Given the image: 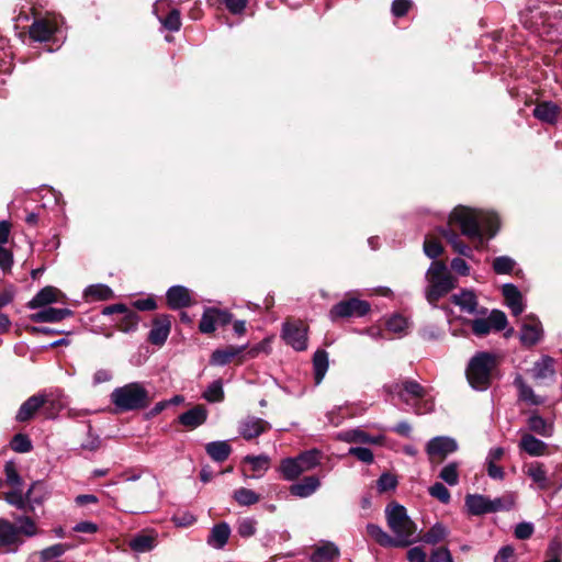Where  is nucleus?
<instances>
[{"mask_svg":"<svg viewBox=\"0 0 562 562\" xmlns=\"http://www.w3.org/2000/svg\"><path fill=\"white\" fill-rule=\"evenodd\" d=\"M49 404L53 408L61 409L64 407V402L61 400V395H59L56 400L52 397V395H33L29 397L20 407L16 419L19 422H26L31 419L38 408L42 406Z\"/></svg>","mask_w":562,"mask_h":562,"instance_id":"6e6552de","label":"nucleus"},{"mask_svg":"<svg viewBox=\"0 0 562 562\" xmlns=\"http://www.w3.org/2000/svg\"><path fill=\"white\" fill-rule=\"evenodd\" d=\"M156 546L155 536L138 533L130 540V548L137 553H145L153 550Z\"/></svg>","mask_w":562,"mask_h":562,"instance_id":"4c0bfd02","label":"nucleus"},{"mask_svg":"<svg viewBox=\"0 0 562 562\" xmlns=\"http://www.w3.org/2000/svg\"><path fill=\"white\" fill-rule=\"evenodd\" d=\"M15 522L18 524L16 529L19 530V536L22 533L26 537H33L37 533L36 525L32 518L18 516L15 517Z\"/></svg>","mask_w":562,"mask_h":562,"instance_id":"8fccbe9b","label":"nucleus"},{"mask_svg":"<svg viewBox=\"0 0 562 562\" xmlns=\"http://www.w3.org/2000/svg\"><path fill=\"white\" fill-rule=\"evenodd\" d=\"M110 400L119 412L145 408L150 401L148 391L138 382H132L114 389L110 395Z\"/></svg>","mask_w":562,"mask_h":562,"instance_id":"423d86ee","label":"nucleus"},{"mask_svg":"<svg viewBox=\"0 0 562 562\" xmlns=\"http://www.w3.org/2000/svg\"><path fill=\"white\" fill-rule=\"evenodd\" d=\"M370 311V304L359 299H348L335 304L329 311L331 321L346 317H362Z\"/></svg>","mask_w":562,"mask_h":562,"instance_id":"1a4fd4ad","label":"nucleus"},{"mask_svg":"<svg viewBox=\"0 0 562 562\" xmlns=\"http://www.w3.org/2000/svg\"><path fill=\"white\" fill-rule=\"evenodd\" d=\"M449 223L457 224L461 233L475 243V248L480 249L484 244V236L493 238L499 226L498 217L495 213L473 210L465 206H457L449 215Z\"/></svg>","mask_w":562,"mask_h":562,"instance_id":"f257e3e1","label":"nucleus"},{"mask_svg":"<svg viewBox=\"0 0 562 562\" xmlns=\"http://www.w3.org/2000/svg\"><path fill=\"white\" fill-rule=\"evenodd\" d=\"M319 486L321 481L318 477L314 475L305 476L301 482H297L290 486V493L293 496L305 498L313 495L318 490Z\"/></svg>","mask_w":562,"mask_h":562,"instance_id":"5701e85b","label":"nucleus"},{"mask_svg":"<svg viewBox=\"0 0 562 562\" xmlns=\"http://www.w3.org/2000/svg\"><path fill=\"white\" fill-rule=\"evenodd\" d=\"M166 299L172 310H179L191 304L190 291L182 285L171 286L166 293Z\"/></svg>","mask_w":562,"mask_h":562,"instance_id":"aec40b11","label":"nucleus"},{"mask_svg":"<svg viewBox=\"0 0 562 562\" xmlns=\"http://www.w3.org/2000/svg\"><path fill=\"white\" fill-rule=\"evenodd\" d=\"M243 461L249 463L252 471L262 473L269 469L270 464V458L266 454L246 456Z\"/></svg>","mask_w":562,"mask_h":562,"instance_id":"603ef678","label":"nucleus"},{"mask_svg":"<svg viewBox=\"0 0 562 562\" xmlns=\"http://www.w3.org/2000/svg\"><path fill=\"white\" fill-rule=\"evenodd\" d=\"M339 555L338 547L333 542H323L311 555L312 562H330Z\"/></svg>","mask_w":562,"mask_h":562,"instance_id":"c85d7f7f","label":"nucleus"},{"mask_svg":"<svg viewBox=\"0 0 562 562\" xmlns=\"http://www.w3.org/2000/svg\"><path fill=\"white\" fill-rule=\"evenodd\" d=\"M206 453L216 462L225 461L231 452L232 448L227 441H212L205 446Z\"/></svg>","mask_w":562,"mask_h":562,"instance_id":"c9c22d12","label":"nucleus"},{"mask_svg":"<svg viewBox=\"0 0 562 562\" xmlns=\"http://www.w3.org/2000/svg\"><path fill=\"white\" fill-rule=\"evenodd\" d=\"M337 438L345 442H359V443H367L369 438V434L363 431L360 428H355L346 431H341L338 434Z\"/></svg>","mask_w":562,"mask_h":562,"instance_id":"49530a36","label":"nucleus"},{"mask_svg":"<svg viewBox=\"0 0 562 562\" xmlns=\"http://www.w3.org/2000/svg\"><path fill=\"white\" fill-rule=\"evenodd\" d=\"M396 486L397 477L390 472L383 473L376 481V488L379 493L394 491Z\"/></svg>","mask_w":562,"mask_h":562,"instance_id":"864d4df0","label":"nucleus"},{"mask_svg":"<svg viewBox=\"0 0 562 562\" xmlns=\"http://www.w3.org/2000/svg\"><path fill=\"white\" fill-rule=\"evenodd\" d=\"M516 261L508 256H499L493 260V270L497 274H507L513 271Z\"/></svg>","mask_w":562,"mask_h":562,"instance_id":"3c124183","label":"nucleus"},{"mask_svg":"<svg viewBox=\"0 0 562 562\" xmlns=\"http://www.w3.org/2000/svg\"><path fill=\"white\" fill-rule=\"evenodd\" d=\"M527 424L530 431H533L542 437L549 438L553 435V424L547 422L540 415H531L528 418Z\"/></svg>","mask_w":562,"mask_h":562,"instance_id":"473e14b6","label":"nucleus"},{"mask_svg":"<svg viewBox=\"0 0 562 562\" xmlns=\"http://www.w3.org/2000/svg\"><path fill=\"white\" fill-rule=\"evenodd\" d=\"M245 348V346H227L224 349H217L213 351L210 362L213 366H225L238 357Z\"/></svg>","mask_w":562,"mask_h":562,"instance_id":"a878e982","label":"nucleus"},{"mask_svg":"<svg viewBox=\"0 0 562 562\" xmlns=\"http://www.w3.org/2000/svg\"><path fill=\"white\" fill-rule=\"evenodd\" d=\"M270 428V424L259 417L248 416L239 422L238 431L245 440L259 437Z\"/></svg>","mask_w":562,"mask_h":562,"instance_id":"4468645a","label":"nucleus"},{"mask_svg":"<svg viewBox=\"0 0 562 562\" xmlns=\"http://www.w3.org/2000/svg\"><path fill=\"white\" fill-rule=\"evenodd\" d=\"M515 386L518 389L519 398L530 405H541L544 400L535 394L533 390L525 382L521 375H517L514 380Z\"/></svg>","mask_w":562,"mask_h":562,"instance_id":"7c9ffc66","label":"nucleus"},{"mask_svg":"<svg viewBox=\"0 0 562 562\" xmlns=\"http://www.w3.org/2000/svg\"><path fill=\"white\" fill-rule=\"evenodd\" d=\"M559 114V106L552 102H542L533 109V115L546 123H554Z\"/></svg>","mask_w":562,"mask_h":562,"instance_id":"2f4dec72","label":"nucleus"},{"mask_svg":"<svg viewBox=\"0 0 562 562\" xmlns=\"http://www.w3.org/2000/svg\"><path fill=\"white\" fill-rule=\"evenodd\" d=\"M429 562H453L450 551L445 548H436L431 551Z\"/></svg>","mask_w":562,"mask_h":562,"instance_id":"774afa93","label":"nucleus"},{"mask_svg":"<svg viewBox=\"0 0 562 562\" xmlns=\"http://www.w3.org/2000/svg\"><path fill=\"white\" fill-rule=\"evenodd\" d=\"M168 5H169V0H158L154 5V10H155L156 14L158 15V19L165 29H167L171 32H177L181 27V18H180L179 10L171 9L165 18L159 15V12Z\"/></svg>","mask_w":562,"mask_h":562,"instance_id":"a211bd4d","label":"nucleus"},{"mask_svg":"<svg viewBox=\"0 0 562 562\" xmlns=\"http://www.w3.org/2000/svg\"><path fill=\"white\" fill-rule=\"evenodd\" d=\"M430 496L437 498L442 504H448L450 502L451 495L449 490L440 482H436L428 490Z\"/></svg>","mask_w":562,"mask_h":562,"instance_id":"4d7b16f0","label":"nucleus"},{"mask_svg":"<svg viewBox=\"0 0 562 562\" xmlns=\"http://www.w3.org/2000/svg\"><path fill=\"white\" fill-rule=\"evenodd\" d=\"M5 481L11 486H20L22 484L21 476L16 471L14 462L8 461L4 464Z\"/></svg>","mask_w":562,"mask_h":562,"instance_id":"69168bd1","label":"nucleus"},{"mask_svg":"<svg viewBox=\"0 0 562 562\" xmlns=\"http://www.w3.org/2000/svg\"><path fill=\"white\" fill-rule=\"evenodd\" d=\"M385 518L397 547H407L417 539V527L404 506L391 503L385 507Z\"/></svg>","mask_w":562,"mask_h":562,"instance_id":"f03ea898","label":"nucleus"},{"mask_svg":"<svg viewBox=\"0 0 562 562\" xmlns=\"http://www.w3.org/2000/svg\"><path fill=\"white\" fill-rule=\"evenodd\" d=\"M314 379L319 384L328 370V353L325 350H317L313 357Z\"/></svg>","mask_w":562,"mask_h":562,"instance_id":"58836bf2","label":"nucleus"},{"mask_svg":"<svg viewBox=\"0 0 562 562\" xmlns=\"http://www.w3.org/2000/svg\"><path fill=\"white\" fill-rule=\"evenodd\" d=\"M518 447L531 457H541L548 453V445L529 432H522Z\"/></svg>","mask_w":562,"mask_h":562,"instance_id":"f3484780","label":"nucleus"},{"mask_svg":"<svg viewBox=\"0 0 562 562\" xmlns=\"http://www.w3.org/2000/svg\"><path fill=\"white\" fill-rule=\"evenodd\" d=\"M83 296L87 301H106L113 297V291L105 284H92L86 288Z\"/></svg>","mask_w":562,"mask_h":562,"instance_id":"e433bc0d","label":"nucleus"},{"mask_svg":"<svg viewBox=\"0 0 562 562\" xmlns=\"http://www.w3.org/2000/svg\"><path fill=\"white\" fill-rule=\"evenodd\" d=\"M526 474L532 480L538 490H547L550 485L547 470L542 463L532 462L527 467Z\"/></svg>","mask_w":562,"mask_h":562,"instance_id":"bb28decb","label":"nucleus"},{"mask_svg":"<svg viewBox=\"0 0 562 562\" xmlns=\"http://www.w3.org/2000/svg\"><path fill=\"white\" fill-rule=\"evenodd\" d=\"M233 498L240 506H251L257 504L261 496L250 488L240 487L234 491Z\"/></svg>","mask_w":562,"mask_h":562,"instance_id":"a19ab883","label":"nucleus"},{"mask_svg":"<svg viewBox=\"0 0 562 562\" xmlns=\"http://www.w3.org/2000/svg\"><path fill=\"white\" fill-rule=\"evenodd\" d=\"M465 507L469 514L480 516L491 513L490 498L481 494H469L465 496Z\"/></svg>","mask_w":562,"mask_h":562,"instance_id":"393cba45","label":"nucleus"},{"mask_svg":"<svg viewBox=\"0 0 562 562\" xmlns=\"http://www.w3.org/2000/svg\"><path fill=\"white\" fill-rule=\"evenodd\" d=\"M281 336L296 351L307 348V326L301 321L284 323Z\"/></svg>","mask_w":562,"mask_h":562,"instance_id":"9b49d317","label":"nucleus"},{"mask_svg":"<svg viewBox=\"0 0 562 562\" xmlns=\"http://www.w3.org/2000/svg\"><path fill=\"white\" fill-rule=\"evenodd\" d=\"M448 536L447 528L441 524L434 525L425 535L423 540L429 544H436Z\"/></svg>","mask_w":562,"mask_h":562,"instance_id":"de8ad7c7","label":"nucleus"},{"mask_svg":"<svg viewBox=\"0 0 562 562\" xmlns=\"http://www.w3.org/2000/svg\"><path fill=\"white\" fill-rule=\"evenodd\" d=\"M451 225L452 224L448 222L447 227H441L439 229L440 234L451 245L453 251L467 258L473 259L471 247L461 240L460 236L451 228Z\"/></svg>","mask_w":562,"mask_h":562,"instance_id":"4be33fe9","label":"nucleus"},{"mask_svg":"<svg viewBox=\"0 0 562 562\" xmlns=\"http://www.w3.org/2000/svg\"><path fill=\"white\" fill-rule=\"evenodd\" d=\"M487 319L495 331L503 330L507 326V317L502 311L493 310Z\"/></svg>","mask_w":562,"mask_h":562,"instance_id":"0e129e2a","label":"nucleus"},{"mask_svg":"<svg viewBox=\"0 0 562 562\" xmlns=\"http://www.w3.org/2000/svg\"><path fill=\"white\" fill-rule=\"evenodd\" d=\"M543 335L541 322L533 315H527L524 318L520 329V341L526 347L538 344Z\"/></svg>","mask_w":562,"mask_h":562,"instance_id":"f8f14e48","label":"nucleus"},{"mask_svg":"<svg viewBox=\"0 0 562 562\" xmlns=\"http://www.w3.org/2000/svg\"><path fill=\"white\" fill-rule=\"evenodd\" d=\"M427 286L425 297L427 302L437 306V302L456 288L457 280L442 261H434L425 276Z\"/></svg>","mask_w":562,"mask_h":562,"instance_id":"20e7f679","label":"nucleus"},{"mask_svg":"<svg viewBox=\"0 0 562 562\" xmlns=\"http://www.w3.org/2000/svg\"><path fill=\"white\" fill-rule=\"evenodd\" d=\"M171 330V317L167 314L157 315L148 334V341L155 346H162Z\"/></svg>","mask_w":562,"mask_h":562,"instance_id":"ddd939ff","label":"nucleus"},{"mask_svg":"<svg viewBox=\"0 0 562 562\" xmlns=\"http://www.w3.org/2000/svg\"><path fill=\"white\" fill-rule=\"evenodd\" d=\"M459 462H449L442 467L438 476L450 486H454L459 483Z\"/></svg>","mask_w":562,"mask_h":562,"instance_id":"37998d69","label":"nucleus"},{"mask_svg":"<svg viewBox=\"0 0 562 562\" xmlns=\"http://www.w3.org/2000/svg\"><path fill=\"white\" fill-rule=\"evenodd\" d=\"M55 32L56 22L47 18L36 19L30 27V36L38 42L48 41Z\"/></svg>","mask_w":562,"mask_h":562,"instance_id":"dca6fc26","label":"nucleus"},{"mask_svg":"<svg viewBox=\"0 0 562 562\" xmlns=\"http://www.w3.org/2000/svg\"><path fill=\"white\" fill-rule=\"evenodd\" d=\"M497 359L493 353L482 351L473 356L467 367V379L476 391L488 389Z\"/></svg>","mask_w":562,"mask_h":562,"instance_id":"39448f33","label":"nucleus"},{"mask_svg":"<svg viewBox=\"0 0 562 562\" xmlns=\"http://www.w3.org/2000/svg\"><path fill=\"white\" fill-rule=\"evenodd\" d=\"M59 291L54 286H45L30 301V308L44 307L50 303L57 302Z\"/></svg>","mask_w":562,"mask_h":562,"instance_id":"cd10ccee","label":"nucleus"},{"mask_svg":"<svg viewBox=\"0 0 562 562\" xmlns=\"http://www.w3.org/2000/svg\"><path fill=\"white\" fill-rule=\"evenodd\" d=\"M348 454L356 457L359 461L370 464L374 460L372 451L363 447H351L348 450Z\"/></svg>","mask_w":562,"mask_h":562,"instance_id":"338daca9","label":"nucleus"},{"mask_svg":"<svg viewBox=\"0 0 562 562\" xmlns=\"http://www.w3.org/2000/svg\"><path fill=\"white\" fill-rule=\"evenodd\" d=\"M123 319L119 326L120 329L124 333L135 330L139 322L138 315L130 308L127 310V312L123 313Z\"/></svg>","mask_w":562,"mask_h":562,"instance_id":"6e6d98bb","label":"nucleus"},{"mask_svg":"<svg viewBox=\"0 0 562 562\" xmlns=\"http://www.w3.org/2000/svg\"><path fill=\"white\" fill-rule=\"evenodd\" d=\"M443 251L441 244L430 237H426L424 241V252L430 259L438 258Z\"/></svg>","mask_w":562,"mask_h":562,"instance_id":"bf43d9fd","label":"nucleus"},{"mask_svg":"<svg viewBox=\"0 0 562 562\" xmlns=\"http://www.w3.org/2000/svg\"><path fill=\"white\" fill-rule=\"evenodd\" d=\"M38 483L32 484L25 495L22 494L21 491H12L5 494L4 499L12 506L18 509H24L26 506V501L31 498V494L33 490L36 487Z\"/></svg>","mask_w":562,"mask_h":562,"instance_id":"79ce46f5","label":"nucleus"},{"mask_svg":"<svg viewBox=\"0 0 562 562\" xmlns=\"http://www.w3.org/2000/svg\"><path fill=\"white\" fill-rule=\"evenodd\" d=\"M217 328L216 319L214 316L213 307H207L203 312L202 318L199 324V329L203 334H211Z\"/></svg>","mask_w":562,"mask_h":562,"instance_id":"09e8293b","label":"nucleus"},{"mask_svg":"<svg viewBox=\"0 0 562 562\" xmlns=\"http://www.w3.org/2000/svg\"><path fill=\"white\" fill-rule=\"evenodd\" d=\"M257 521L252 518H243L237 524V532L244 538L251 537L256 533Z\"/></svg>","mask_w":562,"mask_h":562,"instance_id":"13d9d810","label":"nucleus"},{"mask_svg":"<svg viewBox=\"0 0 562 562\" xmlns=\"http://www.w3.org/2000/svg\"><path fill=\"white\" fill-rule=\"evenodd\" d=\"M321 462V452L312 449L300 453L295 458H285L281 461L279 471L286 481H294L302 473L316 468Z\"/></svg>","mask_w":562,"mask_h":562,"instance_id":"0eeeda50","label":"nucleus"},{"mask_svg":"<svg viewBox=\"0 0 562 562\" xmlns=\"http://www.w3.org/2000/svg\"><path fill=\"white\" fill-rule=\"evenodd\" d=\"M452 302L460 306L462 311L468 313H474L477 306L476 296L472 291H462L459 294L452 296Z\"/></svg>","mask_w":562,"mask_h":562,"instance_id":"ea45409f","label":"nucleus"},{"mask_svg":"<svg viewBox=\"0 0 562 562\" xmlns=\"http://www.w3.org/2000/svg\"><path fill=\"white\" fill-rule=\"evenodd\" d=\"M11 449L19 453H25L31 451L32 449V442L29 439L26 435L23 434H16L11 442H10Z\"/></svg>","mask_w":562,"mask_h":562,"instance_id":"5fc2aeb1","label":"nucleus"},{"mask_svg":"<svg viewBox=\"0 0 562 562\" xmlns=\"http://www.w3.org/2000/svg\"><path fill=\"white\" fill-rule=\"evenodd\" d=\"M366 529L368 535L380 546L385 548L397 547L396 540L386 531H384L379 525L368 524Z\"/></svg>","mask_w":562,"mask_h":562,"instance_id":"f704fd0d","label":"nucleus"},{"mask_svg":"<svg viewBox=\"0 0 562 562\" xmlns=\"http://www.w3.org/2000/svg\"><path fill=\"white\" fill-rule=\"evenodd\" d=\"M506 305L510 308L512 314L515 316L524 312L525 305L522 303V295L518 288L512 283H506L502 289Z\"/></svg>","mask_w":562,"mask_h":562,"instance_id":"6ab92c4d","label":"nucleus"},{"mask_svg":"<svg viewBox=\"0 0 562 562\" xmlns=\"http://www.w3.org/2000/svg\"><path fill=\"white\" fill-rule=\"evenodd\" d=\"M459 446L456 439L447 436H438L430 439L426 445V452L431 463H440L448 456L456 452Z\"/></svg>","mask_w":562,"mask_h":562,"instance_id":"9d476101","label":"nucleus"},{"mask_svg":"<svg viewBox=\"0 0 562 562\" xmlns=\"http://www.w3.org/2000/svg\"><path fill=\"white\" fill-rule=\"evenodd\" d=\"M202 397L210 403H218L224 400L223 384L221 380L213 381L203 392Z\"/></svg>","mask_w":562,"mask_h":562,"instance_id":"a18cd8bd","label":"nucleus"},{"mask_svg":"<svg viewBox=\"0 0 562 562\" xmlns=\"http://www.w3.org/2000/svg\"><path fill=\"white\" fill-rule=\"evenodd\" d=\"M207 409L203 405H195L193 408L179 416V423L190 429H194L205 423Z\"/></svg>","mask_w":562,"mask_h":562,"instance_id":"412c9836","label":"nucleus"},{"mask_svg":"<svg viewBox=\"0 0 562 562\" xmlns=\"http://www.w3.org/2000/svg\"><path fill=\"white\" fill-rule=\"evenodd\" d=\"M69 549V546L64 543H56L54 546H50L44 550L41 551V559L43 561H48L54 558H58L63 555L67 550Z\"/></svg>","mask_w":562,"mask_h":562,"instance_id":"680f3d73","label":"nucleus"},{"mask_svg":"<svg viewBox=\"0 0 562 562\" xmlns=\"http://www.w3.org/2000/svg\"><path fill=\"white\" fill-rule=\"evenodd\" d=\"M471 328L474 335L484 337L488 335L493 328L487 318H475L471 322Z\"/></svg>","mask_w":562,"mask_h":562,"instance_id":"e2e57ef3","label":"nucleus"},{"mask_svg":"<svg viewBox=\"0 0 562 562\" xmlns=\"http://www.w3.org/2000/svg\"><path fill=\"white\" fill-rule=\"evenodd\" d=\"M21 543L16 526L7 519L0 518V549L15 551Z\"/></svg>","mask_w":562,"mask_h":562,"instance_id":"2eb2a0df","label":"nucleus"},{"mask_svg":"<svg viewBox=\"0 0 562 562\" xmlns=\"http://www.w3.org/2000/svg\"><path fill=\"white\" fill-rule=\"evenodd\" d=\"M515 495L513 493H507L494 499L490 498L488 506L491 507V513H497L512 509L515 505Z\"/></svg>","mask_w":562,"mask_h":562,"instance_id":"c03bdc74","label":"nucleus"},{"mask_svg":"<svg viewBox=\"0 0 562 562\" xmlns=\"http://www.w3.org/2000/svg\"><path fill=\"white\" fill-rule=\"evenodd\" d=\"M533 378L537 380L551 379L554 375V360L549 356L541 357L533 366Z\"/></svg>","mask_w":562,"mask_h":562,"instance_id":"72a5a7b5","label":"nucleus"},{"mask_svg":"<svg viewBox=\"0 0 562 562\" xmlns=\"http://www.w3.org/2000/svg\"><path fill=\"white\" fill-rule=\"evenodd\" d=\"M72 315L69 308L44 307L32 315V319L37 323H56Z\"/></svg>","mask_w":562,"mask_h":562,"instance_id":"b1692460","label":"nucleus"},{"mask_svg":"<svg viewBox=\"0 0 562 562\" xmlns=\"http://www.w3.org/2000/svg\"><path fill=\"white\" fill-rule=\"evenodd\" d=\"M231 535L229 526L226 522L215 525L207 538V543L216 549H222L228 541Z\"/></svg>","mask_w":562,"mask_h":562,"instance_id":"c756f323","label":"nucleus"},{"mask_svg":"<svg viewBox=\"0 0 562 562\" xmlns=\"http://www.w3.org/2000/svg\"><path fill=\"white\" fill-rule=\"evenodd\" d=\"M387 393H397L400 398L417 415L432 412L435 404L427 390L414 380H405L402 384L384 386Z\"/></svg>","mask_w":562,"mask_h":562,"instance_id":"7ed1b4c3","label":"nucleus"},{"mask_svg":"<svg viewBox=\"0 0 562 562\" xmlns=\"http://www.w3.org/2000/svg\"><path fill=\"white\" fill-rule=\"evenodd\" d=\"M387 329L395 334H403L408 327V321L402 315H393L386 323Z\"/></svg>","mask_w":562,"mask_h":562,"instance_id":"052dcab7","label":"nucleus"}]
</instances>
